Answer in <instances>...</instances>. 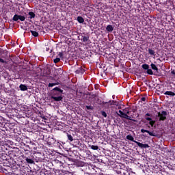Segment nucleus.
Here are the masks:
<instances>
[{"label": "nucleus", "instance_id": "f257e3e1", "mask_svg": "<svg viewBox=\"0 0 175 175\" xmlns=\"http://www.w3.org/2000/svg\"><path fill=\"white\" fill-rule=\"evenodd\" d=\"M126 139L128 140H131V142H133L134 143H136V144H137V146H139L141 148H148V147H150L148 144H144L139 142L135 141V138H133V136L131 135H126Z\"/></svg>", "mask_w": 175, "mask_h": 175}, {"label": "nucleus", "instance_id": "f03ea898", "mask_svg": "<svg viewBox=\"0 0 175 175\" xmlns=\"http://www.w3.org/2000/svg\"><path fill=\"white\" fill-rule=\"evenodd\" d=\"M166 116H167V113L165 111L158 113V117H159L160 121H165L166 120Z\"/></svg>", "mask_w": 175, "mask_h": 175}, {"label": "nucleus", "instance_id": "7ed1b4c3", "mask_svg": "<svg viewBox=\"0 0 175 175\" xmlns=\"http://www.w3.org/2000/svg\"><path fill=\"white\" fill-rule=\"evenodd\" d=\"M119 116L122 118H126V120H131V116H128L126 113L122 112V111H119Z\"/></svg>", "mask_w": 175, "mask_h": 175}, {"label": "nucleus", "instance_id": "20e7f679", "mask_svg": "<svg viewBox=\"0 0 175 175\" xmlns=\"http://www.w3.org/2000/svg\"><path fill=\"white\" fill-rule=\"evenodd\" d=\"M141 132H142V133H145V132H146V133H148V135H150V136H155V134H154V133L150 132L148 130L141 129Z\"/></svg>", "mask_w": 175, "mask_h": 175}, {"label": "nucleus", "instance_id": "39448f33", "mask_svg": "<svg viewBox=\"0 0 175 175\" xmlns=\"http://www.w3.org/2000/svg\"><path fill=\"white\" fill-rule=\"evenodd\" d=\"M106 29L108 32H113L114 27L111 25H109L107 26Z\"/></svg>", "mask_w": 175, "mask_h": 175}, {"label": "nucleus", "instance_id": "423d86ee", "mask_svg": "<svg viewBox=\"0 0 175 175\" xmlns=\"http://www.w3.org/2000/svg\"><path fill=\"white\" fill-rule=\"evenodd\" d=\"M19 88H21V91H27V85L21 84L19 86Z\"/></svg>", "mask_w": 175, "mask_h": 175}, {"label": "nucleus", "instance_id": "0eeeda50", "mask_svg": "<svg viewBox=\"0 0 175 175\" xmlns=\"http://www.w3.org/2000/svg\"><path fill=\"white\" fill-rule=\"evenodd\" d=\"M164 95H169L170 96H174L175 93L173 92L167 91L164 93Z\"/></svg>", "mask_w": 175, "mask_h": 175}, {"label": "nucleus", "instance_id": "6e6552de", "mask_svg": "<svg viewBox=\"0 0 175 175\" xmlns=\"http://www.w3.org/2000/svg\"><path fill=\"white\" fill-rule=\"evenodd\" d=\"M77 21L78 23H80V24H83V23H84V18H83L81 16H78Z\"/></svg>", "mask_w": 175, "mask_h": 175}, {"label": "nucleus", "instance_id": "1a4fd4ad", "mask_svg": "<svg viewBox=\"0 0 175 175\" xmlns=\"http://www.w3.org/2000/svg\"><path fill=\"white\" fill-rule=\"evenodd\" d=\"M53 99H54V100H55L56 102H59L60 100H62V96H58V97H55L53 96L52 97Z\"/></svg>", "mask_w": 175, "mask_h": 175}, {"label": "nucleus", "instance_id": "9d476101", "mask_svg": "<svg viewBox=\"0 0 175 175\" xmlns=\"http://www.w3.org/2000/svg\"><path fill=\"white\" fill-rule=\"evenodd\" d=\"M142 67L145 70H148V69H150V66H148V64H143L142 66Z\"/></svg>", "mask_w": 175, "mask_h": 175}, {"label": "nucleus", "instance_id": "9b49d317", "mask_svg": "<svg viewBox=\"0 0 175 175\" xmlns=\"http://www.w3.org/2000/svg\"><path fill=\"white\" fill-rule=\"evenodd\" d=\"M150 66H151V68H152V69L153 70H157V71H158V67H157V66H156L155 64H150Z\"/></svg>", "mask_w": 175, "mask_h": 175}, {"label": "nucleus", "instance_id": "f8f14e48", "mask_svg": "<svg viewBox=\"0 0 175 175\" xmlns=\"http://www.w3.org/2000/svg\"><path fill=\"white\" fill-rule=\"evenodd\" d=\"M29 18H35V13L32 12H29Z\"/></svg>", "mask_w": 175, "mask_h": 175}, {"label": "nucleus", "instance_id": "ddd939ff", "mask_svg": "<svg viewBox=\"0 0 175 175\" xmlns=\"http://www.w3.org/2000/svg\"><path fill=\"white\" fill-rule=\"evenodd\" d=\"M26 161L27 162V163H30V164L35 163L33 160H32L31 159L26 158Z\"/></svg>", "mask_w": 175, "mask_h": 175}, {"label": "nucleus", "instance_id": "4468645a", "mask_svg": "<svg viewBox=\"0 0 175 175\" xmlns=\"http://www.w3.org/2000/svg\"><path fill=\"white\" fill-rule=\"evenodd\" d=\"M31 33L33 35V36H35L36 38L37 36H39V33L35 31H31Z\"/></svg>", "mask_w": 175, "mask_h": 175}, {"label": "nucleus", "instance_id": "2eb2a0df", "mask_svg": "<svg viewBox=\"0 0 175 175\" xmlns=\"http://www.w3.org/2000/svg\"><path fill=\"white\" fill-rule=\"evenodd\" d=\"M19 16H20V15H17V14L14 15V17H13L14 21H18V20H19Z\"/></svg>", "mask_w": 175, "mask_h": 175}, {"label": "nucleus", "instance_id": "dca6fc26", "mask_svg": "<svg viewBox=\"0 0 175 175\" xmlns=\"http://www.w3.org/2000/svg\"><path fill=\"white\" fill-rule=\"evenodd\" d=\"M90 148H92V150H98L99 148V147L98 146H90Z\"/></svg>", "mask_w": 175, "mask_h": 175}, {"label": "nucleus", "instance_id": "f3484780", "mask_svg": "<svg viewBox=\"0 0 175 175\" xmlns=\"http://www.w3.org/2000/svg\"><path fill=\"white\" fill-rule=\"evenodd\" d=\"M88 39H90L88 36H83L82 38L83 42H88Z\"/></svg>", "mask_w": 175, "mask_h": 175}, {"label": "nucleus", "instance_id": "a211bd4d", "mask_svg": "<svg viewBox=\"0 0 175 175\" xmlns=\"http://www.w3.org/2000/svg\"><path fill=\"white\" fill-rule=\"evenodd\" d=\"M147 73H148V75H154V72H152V70L149 69V68L147 70Z\"/></svg>", "mask_w": 175, "mask_h": 175}, {"label": "nucleus", "instance_id": "6ab92c4d", "mask_svg": "<svg viewBox=\"0 0 175 175\" xmlns=\"http://www.w3.org/2000/svg\"><path fill=\"white\" fill-rule=\"evenodd\" d=\"M148 53L150 54V55H154V54H155V51H154L152 49H149Z\"/></svg>", "mask_w": 175, "mask_h": 175}, {"label": "nucleus", "instance_id": "aec40b11", "mask_svg": "<svg viewBox=\"0 0 175 175\" xmlns=\"http://www.w3.org/2000/svg\"><path fill=\"white\" fill-rule=\"evenodd\" d=\"M19 20L21 21H25V17L21 15H19Z\"/></svg>", "mask_w": 175, "mask_h": 175}, {"label": "nucleus", "instance_id": "412c9836", "mask_svg": "<svg viewBox=\"0 0 175 175\" xmlns=\"http://www.w3.org/2000/svg\"><path fill=\"white\" fill-rule=\"evenodd\" d=\"M68 139L70 142H73V137L71 135L68 134Z\"/></svg>", "mask_w": 175, "mask_h": 175}, {"label": "nucleus", "instance_id": "4be33fe9", "mask_svg": "<svg viewBox=\"0 0 175 175\" xmlns=\"http://www.w3.org/2000/svg\"><path fill=\"white\" fill-rule=\"evenodd\" d=\"M53 91H58L59 92H62V90L59 89L57 87L53 88Z\"/></svg>", "mask_w": 175, "mask_h": 175}, {"label": "nucleus", "instance_id": "5701e85b", "mask_svg": "<svg viewBox=\"0 0 175 175\" xmlns=\"http://www.w3.org/2000/svg\"><path fill=\"white\" fill-rule=\"evenodd\" d=\"M59 61H61V59H59V57H57L54 59L55 64H57V62H59Z\"/></svg>", "mask_w": 175, "mask_h": 175}, {"label": "nucleus", "instance_id": "b1692460", "mask_svg": "<svg viewBox=\"0 0 175 175\" xmlns=\"http://www.w3.org/2000/svg\"><path fill=\"white\" fill-rule=\"evenodd\" d=\"M150 125H151V126H154V124H155V121L154 120H151L150 122H149Z\"/></svg>", "mask_w": 175, "mask_h": 175}, {"label": "nucleus", "instance_id": "393cba45", "mask_svg": "<svg viewBox=\"0 0 175 175\" xmlns=\"http://www.w3.org/2000/svg\"><path fill=\"white\" fill-rule=\"evenodd\" d=\"M57 83H49V87H54V85H57Z\"/></svg>", "mask_w": 175, "mask_h": 175}, {"label": "nucleus", "instance_id": "a878e982", "mask_svg": "<svg viewBox=\"0 0 175 175\" xmlns=\"http://www.w3.org/2000/svg\"><path fill=\"white\" fill-rule=\"evenodd\" d=\"M101 114H102V116H103V117H107V114L105 111H102Z\"/></svg>", "mask_w": 175, "mask_h": 175}, {"label": "nucleus", "instance_id": "bb28decb", "mask_svg": "<svg viewBox=\"0 0 175 175\" xmlns=\"http://www.w3.org/2000/svg\"><path fill=\"white\" fill-rule=\"evenodd\" d=\"M58 57H59V58H62V57H63L62 53L59 52L58 54Z\"/></svg>", "mask_w": 175, "mask_h": 175}, {"label": "nucleus", "instance_id": "cd10ccee", "mask_svg": "<svg viewBox=\"0 0 175 175\" xmlns=\"http://www.w3.org/2000/svg\"><path fill=\"white\" fill-rule=\"evenodd\" d=\"M86 108L88 109V110H92V107L91 106H86Z\"/></svg>", "mask_w": 175, "mask_h": 175}, {"label": "nucleus", "instance_id": "c85d7f7f", "mask_svg": "<svg viewBox=\"0 0 175 175\" xmlns=\"http://www.w3.org/2000/svg\"><path fill=\"white\" fill-rule=\"evenodd\" d=\"M146 120L147 121H150H150H152V119H151V118H147Z\"/></svg>", "mask_w": 175, "mask_h": 175}, {"label": "nucleus", "instance_id": "c756f323", "mask_svg": "<svg viewBox=\"0 0 175 175\" xmlns=\"http://www.w3.org/2000/svg\"><path fill=\"white\" fill-rule=\"evenodd\" d=\"M0 62H5V61H3V59H1V58H0Z\"/></svg>", "mask_w": 175, "mask_h": 175}, {"label": "nucleus", "instance_id": "7c9ffc66", "mask_svg": "<svg viewBox=\"0 0 175 175\" xmlns=\"http://www.w3.org/2000/svg\"><path fill=\"white\" fill-rule=\"evenodd\" d=\"M129 111H127V112H126V114H129Z\"/></svg>", "mask_w": 175, "mask_h": 175}, {"label": "nucleus", "instance_id": "2f4dec72", "mask_svg": "<svg viewBox=\"0 0 175 175\" xmlns=\"http://www.w3.org/2000/svg\"><path fill=\"white\" fill-rule=\"evenodd\" d=\"M146 116H150V114L147 113Z\"/></svg>", "mask_w": 175, "mask_h": 175}]
</instances>
